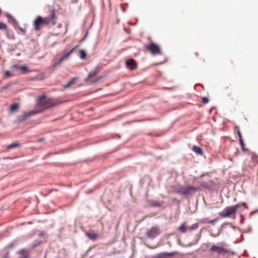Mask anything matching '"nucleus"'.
Segmentation results:
<instances>
[{"mask_svg": "<svg viewBox=\"0 0 258 258\" xmlns=\"http://www.w3.org/2000/svg\"><path fill=\"white\" fill-rule=\"evenodd\" d=\"M210 251L211 252H216L218 254L222 255L229 253L231 251L229 249L219 246L216 245H212L210 249Z\"/></svg>", "mask_w": 258, "mask_h": 258, "instance_id": "nucleus-6", "label": "nucleus"}, {"mask_svg": "<svg viewBox=\"0 0 258 258\" xmlns=\"http://www.w3.org/2000/svg\"><path fill=\"white\" fill-rule=\"evenodd\" d=\"M38 112V111L35 112L34 111H31L28 112H24L23 114L19 115L18 116L19 120L21 122H22L27 119L31 115L37 113Z\"/></svg>", "mask_w": 258, "mask_h": 258, "instance_id": "nucleus-8", "label": "nucleus"}, {"mask_svg": "<svg viewBox=\"0 0 258 258\" xmlns=\"http://www.w3.org/2000/svg\"><path fill=\"white\" fill-rule=\"evenodd\" d=\"M20 145V144H19L18 143H14L10 145L8 147V149H10L14 148L19 146Z\"/></svg>", "mask_w": 258, "mask_h": 258, "instance_id": "nucleus-21", "label": "nucleus"}, {"mask_svg": "<svg viewBox=\"0 0 258 258\" xmlns=\"http://www.w3.org/2000/svg\"><path fill=\"white\" fill-rule=\"evenodd\" d=\"M192 151L199 155H202L203 154L202 149L201 147L197 146H193Z\"/></svg>", "mask_w": 258, "mask_h": 258, "instance_id": "nucleus-13", "label": "nucleus"}, {"mask_svg": "<svg viewBox=\"0 0 258 258\" xmlns=\"http://www.w3.org/2000/svg\"><path fill=\"white\" fill-rule=\"evenodd\" d=\"M21 31L23 33H25L26 32V30L25 29H24L23 28H21L20 29Z\"/></svg>", "mask_w": 258, "mask_h": 258, "instance_id": "nucleus-32", "label": "nucleus"}, {"mask_svg": "<svg viewBox=\"0 0 258 258\" xmlns=\"http://www.w3.org/2000/svg\"><path fill=\"white\" fill-rule=\"evenodd\" d=\"M235 128H237V134H238V137H239V140L240 139H242V135H241V133L239 130V128L238 126H235Z\"/></svg>", "mask_w": 258, "mask_h": 258, "instance_id": "nucleus-23", "label": "nucleus"}, {"mask_svg": "<svg viewBox=\"0 0 258 258\" xmlns=\"http://www.w3.org/2000/svg\"><path fill=\"white\" fill-rule=\"evenodd\" d=\"M220 235V233H218L216 235H215V234H213L212 233L211 234V235L213 237H217L219 235Z\"/></svg>", "mask_w": 258, "mask_h": 258, "instance_id": "nucleus-30", "label": "nucleus"}, {"mask_svg": "<svg viewBox=\"0 0 258 258\" xmlns=\"http://www.w3.org/2000/svg\"><path fill=\"white\" fill-rule=\"evenodd\" d=\"M1 10L0 9V15L1 14Z\"/></svg>", "mask_w": 258, "mask_h": 258, "instance_id": "nucleus-36", "label": "nucleus"}, {"mask_svg": "<svg viewBox=\"0 0 258 258\" xmlns=\"http://www.w3.org/2000/svg\"><path fill=\"white\" fill-rule=\"evenodd\" d=\"M196 55H197V56H198V52H196Z\"/></svg>", "mask_w": 258, "mask_h": 258, "instance_id": "nucleus-35", "label": "nucleus"}, {"mask_svg": "<svg viewBox=\"0 0 258 258\" xmlns=\"http://www.w3.org/2000/svg\"><path fill=\"white\" fill-rule=\"evenodd\" d=\"M164 256V253H160L157 255H155L154 256H153V257L152 258H163V256Z\"/></svg>", "mask_w": 258, "mask_h": 258, "instance_id": "nucleus-25", "label": "nucleus"}, {"mask_svg": "<svg viewBox=\"0 0 258 258\" xmlns=\"http://www.w3.org/2000/svg\"><path fill=\"white\" fill-rule=\"evenodd\" d=\"M199 227V223H196L191 225L190 226H187V230H192L197 229Z\"/></svg>", "mask_w": 258, "mask_h": 258, "instance_id": "nucleus-18", "label": "nucleus"}, {"mask_svg": "<svg viewBox=\"0 0 258 258\" xmlns=\"http://www.w3.org/2000/svg\"><path fill=\"white\" fill-rule=\"evenodd\" d=\"M57 17L54 11H51L49 16L42 18L41 16H38L34 20L33 25L35 31H39L41 29L40 26L42 25H55Z\"/></svg>", "mask_w": 258, "mask_h": 258, "instance_id": "nucleus-2", "label": "nucleus"}, {"mask_svg": "<svg viewBox=\"0 0 258 258\" xmlns=\"http://www.w3.org/2000/svg\"><path fill=\"white\" fill-rule=\"evenodd\" d=\"M78 47V45L75 46L73 48H72L69 52L63 55L59 59L58 62L55 63V66L58 65L63 60L67 58L73 51L74 50Z\"/></svg>", "mask_w": 258, "mask_h": 258, "instance_id": "nucleus-9", "label": "nucleus"}, {"mask_svg": "<svg viewBox=\"0 0 258 258\" xmlns=\"http://www.w3.org/2000/svg\"><path fill=\"white\" fill-rule=\"evenodd\" d=\"M19 70H21L23 73H26L27 72H30L28 70V68L26 66H20L19 67Z\"/></svg>", "mask_w": 258, "mask_h": 258, "instance_id": "nucleus-19", "label": "nucleus"}, {"mask_svg": "<svg viewBox=\"0 0 258 258\" xmlns=\"http://www.w3.org/2000/svg\"><path fill=\"white\" fill-rule=\"evenodd\" d=\"M5 76L6 77H12L13 75L11 74V73L10 72V71H6L5 72Z\"/></svg>", "mask_w": 258, "mask_h": 258, "instance_id": "nucleus-24", "label": "nucleus"}, {"mask_svg": "<svg viewBox=\"0 0 258 258\" xmlns=\"http://www.w3.org/2000/svg\"><path fill=\"white\" fill-rule=\"evenodd\" d=\"M20 66H18V64H14L11 67V68L13 69H17L19 70V67Z\"/></svg>", "mask_w": 258, "mask_h": 258, "instance_id": "nucleus-29", "label": "nucleus"}, {"mask_svg": "<svg viewBox=\"0 0 258 258\" xmlns=\"http://www.w3.org/2000/svg\"><path fill=\"white\" fill-rule=\"evenodd\" d=\"M78 79L76 77H74L70 81H69L67 84H66L64 87V88H68L70 86H71L72 85L75 84V83L76 82V80Z\"/></svg>", "mask_w": 258, "mask_h": 258, "instance_id": "nucleus-17", "label": "nucleus"}, {"mask_svg": "<svg viewBox=\"0 0 258 258\" xmlns=\"http://www.w3.org/2000/svg\"><path fill=\"white\" fill-rule=\"evenodd\" d=\"M36 101V106L39 109V111L54 107L60 103L58 99L53 98H47L45 95L38 96Z\"/></svg>", "mask_w": 258, "mask_h": 258, "instance_id": "nucleus-1", "label": "nucleus"}, {"mask_svg": "<svg viewBox=\"0 0 258 258\" xmlns=\"http://www.w3.org/2000/svg\"><path fill=\"white\" fill-rule=\"evenodd\" d=\"M25 252V250L22 249V250H21L19 253H21V254H23L24 252Z\"/></svg>", "mask_w": 258, "mask_h": 258, "instance_id": "nucleus-33", "label": "nucleus"}, {"mask_svg": "<svg viewBox=\"0 0 258 258\" xmlns=\"http://www.w3.org/2000/svg\"><path fill=\"white\" fill-rule=\"evenodd\" d=\"M242 206H244L245 209L247 208L246 204L242 202L233 206L227 207L222 212H220L219 214L223 218L229 217L231 215L235 214L238 209Z\"/></svg>", "mask_w": 258, "mask_h": 258, "instance_id": "nucleus-3", "label": "nucleus"}, {"mask_svg": "<svg viewBox=\"0 0 258 258\" xmlns=\"http://www.w3.org/2000/svg\"><path fill=\"white\" fill-rule=\"evenodd\" d=\"M79 56L81 59H85L86 58L87 54L86 51L83 49H81L79 51Z\"/></svg>", "mask_w": 258, "mask_h": 258, "instance_id": "nucleus-16", "label": "nucleus"}, {"mask_svg": "<svg viewBox=\"0 0 258 258\" xmlns=\"http://www.w3.org/2000/svg\"><path fill=\"white\" fill-rule=\"evenodd\" d=\"M144 48L145 49L149 51L152 55L161 54V51L159 46L153 42H151L148 44H145Z\"/></svg>", "mask_w": 258, "mask_h": 258, "instance_id": "nucleus-4", "label": "nucleus"}, {"mask_svg": "<svg viewBox=\"0 0 258 258\" xmlns=\"http://www.w3.org/2000/svg\"><path fill=\"white\" fill-rule=\"evenodd\" d=\"M7 28V25L3 23H0V29H5Z\"/></svg>", "mask_w": 258, "mask_h": 258, "instance_id": "nucleus-26", "label": "nucleus"}, {"mask_svg": "<svg viewBox=\"0 0 258 258\" xmlns=\"http://www.w3.org/2000/svg\"><path fill=\"white\" fill-rule=\"evenodd\" d=\"M202 186H205V187H208V185H207V184L206 183H203L201 184Z\"/></svg>", "mask_w": 258, "mask_h": 258, "instance_id": "nucleus-31", "label": "nucleus"}, {"mask_svg": "<svg viewBox=\"0 0 258 258\" xmlns=\"http://www.w3.org/2000/svg\"><path fill=\"white\" fill-rule=\"evenodd\" d=\"M151 205L153 207H159L161 206V204L159 202H158L157 201H152L151 203Z\"/></svg>", "mask_w": 258, "mask_h": 258, "instance_id": "nucleus-20", "label": "nucleus"}, {"mask_svg": "<svg viewBox=\"0 0 258 258\" xmlns=\"http://www.w3.org/2000/svg\"><path fill=\"white\" fill-rule=\"evenodd\" d=\"M100 71L99 67L95 68L94 70L91 72L88 75V78H92L96 76V74Z\"/></svg>", "mask_w": 258, "mask_h": 258, "instance_id": "nucleus-14", "label": "nucleus"}, {"mask_svg": "<svg viewBox=\"0 0 258 258\" xmlns=\"http://www.w3.org/2000/svg\"><path fill=\"white\" fill-rule=\"evenodd\" d=\"M239 142H240V145H241V147H242V150L245 151L244 147V143H243V141L242 139H240L239 140Z\"/></svg>", "mask_w": 258, "mask_h": 258, "instance_id": "nucleus-27", "label": "nucleus"}, {"mask_svg": "<svg viewBox=\"0 0 258 258\" xmlns=\"http://www.w3.org/2000/svg\"><path fill=\"white\" fill-rule=\"evenodd\" d=\"M202 102L204 104H206L209 102V99L207 97H203L202 98Z\"/></svg>", "mask_w": 258, "mask_h": 258, "instance_id": "nucleus-28", "label": "nucleus"}, {"mask_svg": "<svg viewBox=\"0 0 258 258\" xmlns=\"http://www.w3.org/2000/svg\"><path fill=\"white\" fill-rule=\"evenodd\" d=\"M160 234V229L157 226H155L149 229L146 235L149 238H154Z\"/></svg>", "mask_w": 258, "mask_h": 258, "instance_id": "nucleus-5", "label": "nucleus"}, {"mask_svg": "<svg viewBox=\"0 0 258 258\" xmlns=\"http://www.w3.org/2000/svg\"><path fill=\"white\" fill-rule=\"evenodd\" d=\"M19 107L20 106L18 103H13L10 107V111L12 113L15 112L18 110Z\"/></svg>", "mask_w": 258, "mask_h": 258, "instance_id": "nucleus-11", "label": "nucleus"}, {"mask_svg": "<svg viewBox=\"0 0 258 258\" xmlns=\"http://www.w3.org/2000/svg\"><path fill=\"white\" fill-rule=\"evenodd\" d=\"M178 230L181 233H185L187 230V226H186L185 223L179 227Z\"/></svg>", "mask_w": 258, "mask_h": 258, "instance_id": "nucleus-15", "label": "nucleus"}, {"mask_svg": "<svg viewBox=\"0 0 258 258\" xmlns=\"http://www.w3.org/2000/svg\"><path fill=\"white\" fill-rule=\"evenodd\" d=\"M44 140V139H40L38 140V142H42Z\"/></svg>", "mask_w": 258, "mask_h": 258, "instance_id": "nucleus-34", "label": "nucleus"}, {"mask_svg": "<svg viewBox=\"0 0 258 258\" xmlns=\"http://www.w3.org/2000/svg\"><path fill=\"white\" fill-rule=\"evenodd\" d=\"M198 189L194 186L185 187L181 189V193L183 195H187L191 191H197Z\"/></svg>", "mask_w": 258, "mask_h": 258, "instance_id": "nucleus-10", "label": "nucleus"}, {"mask_svg": "<svg viewBox=\"0 0 258 258\" xmlns=\"http://www.w3.org/2000/svg\"><path fill=\"white\" fill-rule=\"evenodd\" d=\"M126 67L131 70H134L137 68V64L136 61L133 58H130L125 61Z\"/></svg>", "mask_w": 258, "mask_h": 258, "instance_id": "nucleus-7", "label": "nucleus"}, {"mask_svg": "<svg viewBox=\"0 0 258 258\" xmlns=\"http://www.w3.org/2000/svg\"><path fill=\"white\" fill-rule=\"evenodd\" d=\"M87 236L90 239L94 240L98 238V235L97 234L93 232H88L86 233Z\"/></svg>", "mask_w": 258, "mask_h": 258, "instance_id": "nucleus-12", "label": "nucleus"}, {"mask_svg": "<svg viewBox=\"0 0 258 258\" xmlns=\"http://www.w3.org/2000/svg\"><path fill=\"white\" fill-rule=\"evenodd\" d=\"M218 220H219V219L218 218H217L215 219L208 221L207 223L214 225L215 222H216L218 221Z\"/></svg>", "mask_w": 258, "mask_h": 258, "instance_id": "nucleus-22", "label": "nucleus"}]
</instances>
